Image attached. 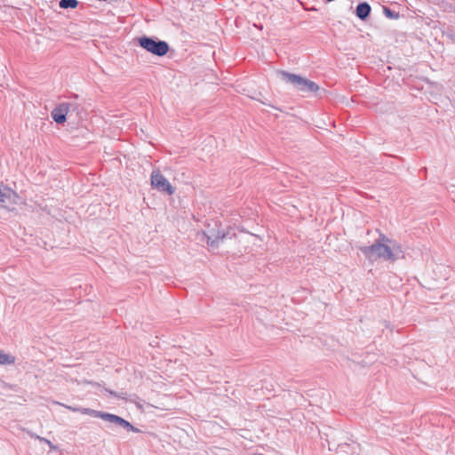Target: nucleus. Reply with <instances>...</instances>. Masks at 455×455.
I'll return each instance as SVG.
<instances>
[{"mask_svg": "<svg viewBox=\"0 0 455 455\" xmlns=\"http://www.w3.org/2000/svg\"><path fill=\"white\" fill-rule=\"evenodd\" d=\"M70 109L75 111L76 109V104L70 102H62L52 110L51 116L54 122L57 124H63L66 122L67 115Z\"/></svg>", "mask_w": 455, "mask_h": 455, "instance_id": "nucleus-6", "label": "nucleus"}, {"mask_svg": "<svg viewBox=\"0 0 455 455\" xmlns=\"http://www.w3.org/2000/svg\"><path fill=\"white\" fill-rule=\"evenodd\" d=\"M80 412L82 414L90 415V416H92L95 418H100V419H101V416L103 413V411H96V410L90 409V408H81Z\"/></svg>", "mask_w": 455, "mask_h": 455, "instance_id": "nucleus-11", "label": "nucleus"}, {"mask_svg": "<svg viewBox=\"0 0 455 455\" xmlns=\"http://www.w3.org/2000/svg\"><path fill=\"white\" fill-rule=\"evenodd\" d=\"M150 180L153 188L157 189L160 192H164L170 196L174 194L175 188L171 185V183L161 173L160 171H153L151 173Z\"/></svg>", "mask_w": 455, "mask_h": 455, "instance_id": "nucleus-4", "label": "nucleus"}, {"mask_svg": "<svg viewBox=\"0 0 455 455\" xmlns=\"http://www.w3.org/2000/svg\"><path fill=\"white\" fill-rule=\"evenodd\" d=\"M59 5L62 9H74L78 5L77 0H60Z\"/></svg>", "mask_w": 455, "mask_h": 455, "instance_id": "nucleus-10", "label": "nucleus"}, {"mask_svg": "<svg viewBox=\"0 0 455 455\" xmlns=\"http://www.w3.org/2000/svg\"><path fill=\"white\" fill-rule=\"evenodd\" d=\"M101 419L108 421L109 423H112L116 427H123V428L126 429L127 431H132V432H136V433L139 432L138 428H136L130 422H128L127 420H125L124 419H123L117 415L111 414L108 412H103L102 416H101Z\"/></svg>", "mask_w": 455, "mask_h": 455, "instance_id": "nucleus-7", "label": "nucleus"}, {"mask_svg": "<svg viewBox=\"0 0 455 455\" xmlns=\"http://www.w3.org/2000/svg\"><path fill=\"white\" fill-rule=\"evenodd\" d=\"M278 74L281 76L283 80L292 84L293 87L300 92H316L319 90V86L315 82L299 75L289 73L287 71H279Z\"/></svg>", "mask_w": 455, "mask_h": 455, "instance_id": "nucleus-2", "label": "nucleus"}, {"mask_svg": "<svg viewBox=\"0 0 455 455\" xmlns=\"http://www.w3.org/2000/svg\"><path fill=\"white\" fill-rule=\"evenodd\" d=\"M371 10V8L368 3H360L356 6L355 14L360 20H365L369 17Z\"/></svg>", "mask_w": 455, "mask_h": 455, "instance_id": "nucleus-9", "label": "nucleus"}, {"mask_svg": "<svg viewBox=\"0 0 455 455\" xmlns=\"http://www.w3.org/2000/svg\"><path fill=\"white\" fill-rule=\"evenodd\" d=\"M139 44L143 49L156 56H164L169 51V44L165 41L146 36L139 38Z\"/></svg>", "mask_w": 455, "mask_h": 455, "instance_id": "nucleus-3", "label": "nucleus"}, {"mask_svg": "<svg viewBox=\"0 0 455 455\" xmlns=\"http://www.w3.org/2000/svg\"><path fill=\"white\" fill-rule=\"evenodd\" d=\"M15 359L13 356L0 351V364H12Z\"/></svg>", "mask_w": 455, "mask_h": 455, "instance_id": "nucleus-12", "label": "nucleus"}, {"mask_svg": "<svg viewBox=\"0 0 455 455\" xmlns=\"http://www.w3.org/2000/svg\"><path fill=\"white\" fill-rule=\"evenodd\" d=\"M18 201L19 196L13 189L0 184V207L10 209L16 205Z\"/></svg>", "mask_w": 455, "mask_h": 455, "instance_id": "nucleus-5", "label": "nucleus"}, {"mask_svg": "<svg viewBox=\"0 0 455 455\" xmlns=\"http://www.w3.org/2000/svg\"><path fill=\"white\" fill-rule=\"evenodd\" d=\"M31 436L38 439L40 442L45 443L49 446V448L52 451H57L59 449L58 446L54 445L50 440H48L44 437H41L36 435H32Z\"/></svg>", "mask_w": 455, "mask_h": 455, "instance_id": "nucleus-13", "label": "nucleus"}, {"mask_svg": "<svg viewBox=\"0 0 455 455\" xmlns=\"http://www.w3.org/2000/svg\"><path fill=\"white\" fill-rule=\"evenodd\" d=\"M108 392H109L110 395L116 396V397H118V398H124V396L123 395L124 393L122 394H116V392H113V391H110V390H107Z\"/></svg>", "mask_w": 455, "mask_h": 455, "instance_id": "nucleus-15", "label": "nucleus"}, {"mask_svg": "<svg viewBox=\"0 0 455 455\" xmlns=\"http://www.w3.org/2000/svg\"><path fill=\"white\" fill-rule=\"evenodd\" d=\"M229 235V231H210V233L203 234L204 238H205L206 243L212 248L218 247L220 243L224 241Z\"/></svg>", "mask_w": 455, "mask_h": 455, "instance_id": "nucleus-8", "label": "nucleus"}, {"mask_svg": "<svg viewBox=\"0 0 455 455\" xmlns=\"http://www.w3.org/2000/svg\"><path fill=\"white\" fill-rule=\"evenodd\" d=\"M65 407L67 409H68L69 411H78V412H80V411H81V408H78V407H73V406H68V405H65Z\"/></svg>", "mask_w": 455, "mask_h": 455, "instance_id": "nucleus-16", "label": "nucleus"}, {"mask_svg": "<svg viewBox=\"0 0 455 455\" xmlns=\"http://www.w3.org/2000/svg\"><path fill=\"white\" fill-rule=\"evenodd\" d=\"M384 13L387 18L390 19H397L399 17V14L397 12H395L394 11L387 7H384Z\"/></svg>", "mask_w": 455, "mask_h": 455, "instance_id": "nucleus-14", "label": "nucleus"}, {"mask_svg": "<svg viewBox=\"0 0 455 455\" xmlns=\"http://www.w3.org/2000/svg\"><path fill=\"white\" fill-rule=\"evenodd\" d=\"M360 251L370 260L383 259L395 261L403 257L402 246L384 235H380L379 238L371 246H362Z\"/></svg>", "mask_w": 455, "mask_h": 455, "instance_id": "nucleus-1", "label": "nucleus"}]
</instances>
